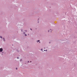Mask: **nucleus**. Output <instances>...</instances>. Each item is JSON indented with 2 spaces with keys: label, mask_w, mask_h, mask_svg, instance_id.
Masks as SVG:
<instances>
[{
  "label": "nucleus",
  "mask_w": 77,
  "mask_h": 77,
  "mask_svg": "<svg viewBox=\"0 0 77 77\" xmlns=\"http://www.w3.org/2000/svg\"><path fill=\"white\" fill-rule=\"evenodd\" d=\"M2 51H3V49L1 48H0V51L1 52H2Z\"/></svg>",
  "instance_id": "1"
},
{
  "label": "nucleus",
  "mask_w": 77,
  "mask_h": 77,
  "mask_svg": "<svg viewBox=\"0 0 77 77\" xmlns=\"http://www.w3.org/2000/svg\"><path fill=\"white\" fill-rule=\"evenodd\" d=\"M3 40L4 41H5V38H3Z\"/></svg>",
  "instance_id": "2"
},
{
  "label": "nucleus",
  "mask_w": 77,
  "mask_h": 77,
  "mask_svg": "<svg viewBox=\"0 0 77 77\" xmlns=\"http://www.w3.org/2000/svg\"><path fill=\"white\" fill-rule=\"evenodd\" d=\"M16 69H18V68H16Z\"/></svg>",
  "instance_id": "3"
},
{
  "label": "nucleus",
  "mask_w": 77,
  "mask_h": 77,
  "mask_svg": "<svg viewBox=\"0 0 77 77\" xmlns=\"http://www.w3.org/2000/svg\"><path fill=\"white\" fill-rule=\"evenodd\" d=\"M25 33H26V32H23V34H25Z\"/></svg>",
  "instance_id": "4"
},
{
  "label": "nucleus",
  "mask_w": 77,
  "mask_h": 77,
  "mask_svg": "<svg viewBox=\"0 0 77 77\" xmlns=\"http://www.w3.org/2000/svg\"><path fill=\"white\" fill-rule=\"evenodd\" d=\"M0 38H2V36H0Z\"/></svg>",
  "instance_id": "5"
},
{
  "label": "nucleus",
  "mask_w": 77,
  "mask_h": 77,
  "mask_svg": "<svg viewBox=\"0 0 77 77\" xmlns=\"http://www.w3.org/2000/svg\"><path fill=\"white\" fill-rule=\"evenodd\" d=\"M39 41H40L39 40H38V42H39Z\"/></svg>",
  "instance_id": "6"
},
{
  "label": "nucleus",
  "mask_w": 77,
  "mask_h": 77,
  "mask_svg": "<svg viewBox=\"0 0 77 77\" xmlns=\"http://www.w3.org/2000/svg\"><path fill=\"white\" fill-rule=\"evenodd\" d=\"M25 36H27V35L25 34Z\"/></svg>",
  "instance_id": "7"
},
{
  "label": "nucleus",
  "mask_w": 77,
  "mask_h": 77,
  "mask_svg": "<svg viewBox=\"0 0 77 77\" xmlns=\"http://www.w3.org/2000/svg\"><path fill=\"white\" fill-rule=\"evenodd\" d=\"M48 32H50V31H49V30H48Z\"/></svg>",
  "instance_id": "8"
},
{
  "label": "nucleus",
  "mask_w": 77,
  "mask_h": 77,
  "mask_svg": "<svg viewBox=\"0 0 77 77\" xmlns=\"http://www.w3.org/2000/svg\"><path fill=\"white\" fill-rule=\"evenodd\" d=\"M30 30H32V29H30Z\"/></svg>",
  "instance_id": "9"
},
{
  "label": "nucleus",
  "mask_w": 77,
  "mask_h": 77,
  "mask_svg": "<svg viewBox=\"0 0 77 77\" xmlns=\"http://www.w3.org/2000/svg\"><path fill=\"white\" fill-rule=\"evenodd\" d=\"M25 32H27V30H26V31H25Z\"/></svg>",
  "instance_id": "10"
},
{
  "label": "nucleus",
  "mask_w": 77,
  "mask_h": 77,
  "mask_svg": "<svg viewBox=\"0 0 77 77\" xmlns=\"http://www.w3.org/2000/svg\"><path fill=\"white\" fill-rule=\"evenodd\" d=\"M19 57H17V59H19Z\"/></svg>",
  "instance_id": "11"
},
{
  "label": "nucleus",
  "mask_w": 77,
  "mask_h": 77,
  "mask_svg": "<svg viewBox=\"0 0 77 77\" xmlns=\"http://www.w3.org/2000/svg\"><path fill=\"white\" fill-rule=\"evenodd\" d=\"M38 23H39V22H38Z\"/></svg>",
  "instance_id": "12"
},
{
  "label": "nucleus",
  "mask_w": 77,
  "mask_h": 77,
  "mask_svg": "<svg viewBox=\"0 0 77 77\" xmlns=\"http://www.w3.org/2000/svg\"><path fill=\"white\" fill-rule=\"evenodd\" d=\"M28 62H29V61H28Z\"/></svg>",
  "instance_id": "13"
},
{
  "label": "nucleus",
  "mask_w": 77,
  "mask_h": 77,
  "mask_svg": "<svg viewBox=\"0 0 77 77\" xmlns=\"http://www.w3.org/2000/svg\"><path fill=\"white\" fill-rule=\"evenodd\" d=\"M50 32H51V31H50Z\"/></svg>",
  "instance_id": "14"
},
{
  "label": "nucleus",
  "mask_w": 77,
  "mask_h": 77,
  "mask_svg": "<svg viewBox=\"0 0 77 77\" xmlns=\"http://www.w3.org/2000/svg\"><path fill=\"white\" fill-rule=\"evenodd\" d=\"M32 61H30V62H31Z\"/></svg>",
  "instance_id": "15"
},
{
  "label": "nucleus",
  "mask_w": 77,
  "mask_h": 77,
  "mask_svg": "<svg viewBox=\"0 0 77 77\" xmlns=\"http://www.w3.org/2000/svg\"><path fill=\"white\" fill-rule=\"evenodd\" d=\"M21 31H22V30H21Z\"/></svg>",
  "instance_id": "16"
}]
</instances>
